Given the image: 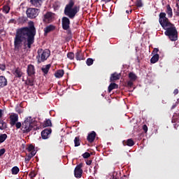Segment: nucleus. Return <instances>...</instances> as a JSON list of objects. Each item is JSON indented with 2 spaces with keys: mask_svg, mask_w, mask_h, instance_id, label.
Returning <instances> with one entry per match:
<instances>
[{
  "mask_svg": "<svg viewBox=\"0 0 179 179\" xmlns=\"http://www.w3.org/2000/svg\"><path fill=\"white\" fill-rule=\"evenodd\" d=\"M36 27L34 23L31 22L29 27H24L17 29L15 36L14 38V48L15 51H20V48L23 47V41L24 47L31 48V45L34 44V37H36Z\"/></svg>",
  "mask_w": 179,
  "mask_h": 179,
  "instance_id": "f257e3e1",
  "label": "nucleus"
},
{
  "mask_svg": "<svg viewBox=\"0 0 179 179\" xmlns=\"http://www.w3.org/2000/svg\"><path fill=\"white\" fill-rule=\"evenodd\" d=\"M166 13H160L159 15V22L162 29L165 30L164 34L169 37L171 41H177L178 40V31L176 25L167 18Z\"/></svg>",
  "mask_w": 179,
  "mask_h": 179,
  "instance_id": "f03ea898",
  "label": "nucleus"
},
{
  "mask_svg": "<svg viewBox=\"0 0 179 179\" xmlns=\"http://www.w3.org/2000/svg\"><path fill=\"white\" fill-rule=\"evenodd\" d=\"M32 129L37 131V129H40V127H37V120L33 119L31 116H29L22 122L21 131L23 134H29Z\"/></svg>",
  "mask_w": 179,
  "mask_h": 179,
  "instance_id": "7ed1b4c3",
  "label": "nucleus"
},
{
  "mask_svg": "<svg viewBox=\"0 0 179 179\" xmlns=\"http://www.w3.org/2000/svg\"><path fill=\"white\" fill-rule=\"evenodd\" d=\"M75 1L73 0H69L64 8V15L68 16L69 19H75L78 12L80 10V6H75ZM74 6V7H73Z\"/></svg>",
  "mask_w": 179,
  "mask_h": 179,
  "instance_id": "20e7f679",
  "label": "nucleus"
},
{
  "mask_svg": "<svg viewBox=\"0 0 179 179\" xmlns=\"http://www.w3.org/2000/svg\"><path fill=\"white\" fill-rule=\"evenodd\" d=\"M48 57H50V50H38V55L36 56V58L38 59V64H41V62L47 61V59H48Z\"/></svg>",
  "mask_w": 179,
  "mask_h": 179,
  "instance_id": "39448f33",
  "label": "nucleus"
},
{
  "mask_svg": "<svg viewBox=\"0 0 179 179\" xmlns=\"http://www.w3.org/2000/svg\"><path fill=\"white\" fill-rule=\"evenodd\" d=\"M27 16L29 19H36L40 13V9L34 8H29L26 10Z\"/></svg>",
  "mask_w": 179,
  "mask_h": 179,
  "instance_id": "423d86ee",
  "label": "nucleus"
},
{
  "mask_svg": "<svg viewBox=\"0 0 179 179\" xmlns=\"http://www.w3.org/2000/svg\"><path fill=\"white\" fill-rule=\"evenodd\" d=\"M55 19V14L51 12H47L43 17V23H52Z\"/></svg>",
  "mask_w": 179,
  "mask_h": 179,
  "instance_id": "0eeeda50",
  "label": "nucleus"
},
{
  "mask_svg": "<svg viewBox=\"0 0 179 179\" xmlns=\"http://www.w3.org/2000/svg\"><path fill=\"white\" fill-rule=\"evenodd\" d=\"M83 167V163H80L76 166L74 169V176L76 177V178H82V175L83 174V169H82Z\"/></svg>",
  "mask_w": 179,
  "mask_h": 179,
  "instance_id": "6e6552de",
  "label": "nucleus"
},
{
  "mask_svg": "<svg viewBox=\"0 0 179 179\" xmlns=\"http://www.w3.org/2000/svg\"><path fill=\"white\" fill-rule=\"evenodd\" d=\"M62 26L63 30H68L71 27V20L67 17L62 18Z\"/></svg>",
  "mask_w": 179,
  "mask_h": 179,
  "instance_id": "1a4fd4ad",
  "label": "nucleus"
},
{
  "mask_svg": "<svg viewBox=\"0 0 179 179\" xmlns=\"http://www.w3.org/2000/svg\"><path fill=\"white\" fill-rule=\"evenodd\" d=\"M27 73L29 77L36 76V67L33 64H29L27 68Z\"/></svg>",
  "mask_w": 179,
  "mask_h": 179,
  "instance_id": "9d476101",
  "label": "nucleus"
},
{
  "mask_svg": "<svg viewBox=\"0 0 179 179\" xmlns=\"http://www.w3.org/2000/svg\"><path fill=\"white\" fill-rule=\"evenodd\" d=\"M10 124L11 127H13L19 121V115L14 113L10 115Z\"/></svg>",
  "mask_w": 179,
  "mask_h": 179,
  "instance_id": "9b49d317",
  "label": "nucleus"
},
{
  "mask_svg": "<svg viewBox=\"0 0 179 179\" xmlns=\"http://www.w3.org/2000/svg\"><path fill=\"white\" fill-rule=\"evenodd\" d=\"M96 131H93L91 133H90L87 137V141L90 143H93L94 142V140L96 139Z\"/></svg>",
  "mask_w": 179,
  "mask_h": 179,
  "instance_id": "f8f14e48",
  "label": "nucleus"
},
{
  "mask_svg": "<svg viewBox=\"0 0 179 179\" xmlns=\"http://www.w3.org/2000/svg\"><path fill=\"white\" fill-rule=\"evenodd\" d=\"M52 132L51 129H45L41 132V136L43 139H48V136Z\"/></svg>",
  "mask_w": 179,
  "mask_h": 179,
  "instance_id": "ddd939ff",
  "label": "nucleus"
},
{
  "mask_svg": "<svg viewBox=\"0 0 179 179\" xmlns=\"http://www.w3.org/2000/svg\"><path fill=\"white\" fill-rule=\"evenodd\" d=\"M8 85V80L3 76H0V89L2 87H5V86Z\"/></svg>",
  "mask_w": 179,
  "mask_h": 179,
  "instance_id": "4468645a",
  "label": "nucleus"
},
{
  "mask_svg": "<svg viewBox=\"0 0 179 179\" xmlns=\"http://www.w3.org/2000/svg\"><path fill=\"white\" fill-rule=\"evenodd\" d=\"M13 75L15 78L20 79V78L23 76V72H22V69H20V68L17 67L14 71Z\"/></svg>",
  "mask_w": 179,
  "mask_h": 179,
  "instance_id": "2eb2a0df",
  "label": "nucleus"
},
{
  "mask_svg": "<svg viewBox=\"0 0 179 179\" xmlns=\"http://www.w3.org/2000/svg\"><path fill=\"white\" fill-rule=\"evenodd\" d=\"M121 78V73H117L115 72L110 76V82H115V80H120Z\"/></svg>",
  "mask_w": 179,
  "mask_h": 179,
  "instance_id": "dca6fc26",
  "label": "nucleus"
},
{
  "mask_svg": "<svg viewBox=\"0 0 179 179\" xmlns=\"http://www.w3.org/2000/svg\"><path fill=\"white\" fill-rule=\"evenodd\" d=\"M43 0H30V2L33 6L36 8H40L43 5Z\"/></svg>",
  "mask_w": 179,
  "mask_h": 179,
  "instance_id": "f3484780",
  "label": "nucleus"
},
{
  "mask_svg": "<svg viewBox=\"0 0 179 179\" xmlns=\"http://www.w3.org/2000/svg\"><path fill=\"white\" fill-rule=\"evenodd\" d=\"M123 146H134L135 145V142L132 138H129L127 141H122Z\"/></svg>",
  "mask_w": 179,
  "mask_h": 179,
  "instance_id": "a211bd4d",
  "label": "nucleus"
},
{
  "mask_svg": "<svg viewBox=\"0 0 179 179\" xmlns=\"http://www.w3.org/2000/svg\"><path fill=\"white\" fill-rule=\"evenodd\" d=\"M76 59H77V61L85 60V56H83V53H82V51L77 50L76 53Z\"/></svg>",
  "mask_w": 179,
  "mask_h": 179,
  "instance_id": "6ab92c4d",
  "label": "nucleus"
},
{
  "mask_svg": "<svg viewBox=\"0 0 179 179\" xmlns=\"http://www.w3.org/2000/svg\"><path fill=\"white\" fill-rule=\"evenodd\" d=\"M35 79V76L27 78V81L25 82V85H28V86H34Z\"/></svg>",
  "mask_w": 179,
  "mask_h": 179,
  "instance_id": "aec40b11",
  "label": "nucleus"
},
{
  "mask_svg": "<svg viewBox=\"0 0 179 179\" xmlns=\"http://www.w3.org/2000/svg\"><path fill=\"white\" fill-rule=\"evenodd\" d=\"M54 30H55V26L50 24L44 29V33L45 34H48V33H51V31H54Z\"/></svg>",
  "mask_w": 179,
  "mask_h": 179,
  "instance_id": "412c9836",
  "label": "nucleus"
},
{
  "mask_svg": "<svg viewBox=\"0 0 179 179\" xmlns=\"http://www.w3.org/2000/svg\"><path fill=\"white\" fill-rule=\"evenodd\" d=\"M50 69H51V64H47V65L43 66V67L41 68V71L43 75L44 76L48 75Z\"/></svg>",
  "mask_w": 179,
  "mask_h": 179,
  "instance_id": "4be33fe9",
  "label": "nucleus"
},
{
  "mask_svg": "<svg viewBox=\"0 0 179 179\" xmlns=\"http://www.w3.org/2000/svg\"><path fill=\"white\" fill-rule=\"evenodd\" d=\"M166 13L168 15V17L169 18L173 17V8H171V6H170L169 4L166 5Z\"/></svg>",
  "mask_w": 179,
  "mask_h": 179,
  "instance_id": "5701e85b",
  "label": "nucleus"
},
{
  "mask_svg": "<svg viewBox=\"0 0 179 179\" xmlns=\"http://www.w3.org/2000/svg\"><path fill=\"white\" fill-rule=\"evenodd\" d=\"M114 89H118V85L115 83H112L108 86V91L109 93H111L112 90H114Z\"/></svg>",
  "mask_w": 179,
  "mask_h": 179,
  "instance_id": "b1692460",
  "label": "nucleus"
},
{
  "mask_svg": "<svg viewBox=\"0 0 179 179\" xmlns=\"http://www.w3.org/2000/svg\"><path fill=\"white\" fill-rule=\"evenodd\" d=\"M64 71L62 69L57 70V72L55 73V78H61L64 76Z\"/></svg>",
  "mask_w": 179,
  "mask_h": 179,
  "instance_id": "393cba45",
  "label": "nucleus"
},
{
  "mask_svg": "<svg viewBox=\"0 0 179 179\" xmlns=\"http://www.w3.org/2000/svg\"><path fill=\"white\" fill-rule=\"evenodd\" d=\"M8 128V124L5 122L2 119H0V129L3 131V129H6Z\"/></svg>",
  "mask_w": 179,
  "mask_h": 179,
  "instance_id": "a878e982",
  "label": "nucleus"
},
{
  "mask_svg": "<svg viewBox=\"0 0 179 179\" xmlns=\"http://www.w3.org/2000/svg\"><path fill=\"white\" fill-rule=\"evenodd\" d=\"M6 139H8V134H0V143H3Z\"/></svg>",
  "mask_w": 179,
  "mask_h": 179,
  "instance_id": "bb28decb",
  "label": "nucleus"
},
{
  "mask_svg": "<svg viewBox=\"0 0 179 179\" xmlns=\"http://www.w3.org/2000/svg\"><path fill=\"white\" fill-rule=\"evenodd\" d=\"M159 61V54H155L151 59L150 62L151 64H156Z\"/></svg>",
  "mask_w": 179,
  "mask_h": 179,
  "instance_id": "cd10ccee",
  "label": "nucleus"
},
{
  "mask_svg": "<svg viewBox=\"0 0 179 179\" xmlns=\"http://www.w3.org/2000/svg\"><path fill=\"white\" fill-rule=\"evenodd\" d=\"M137 76L135 73H134L133 72H131L129 73V78L130 79V80L135 82V80H136L137 79Z\"/></svg>",
  "mask_w": 179,
  "mask_h": 179,
  "instance_id": "c85d7f7f",
  "label": "nucleus"
},
{
  "mask_svg": "<svg viewBox=\"0 0 179 179\" xmlns=\"http://www.w3.org/2000/svg\"><path fill=\"white\" fill-rule=\"evenodd\" d=\"M52 123L51 122V120L47 119L46 120L44 121L43 122L44 128L47 127H52Z\"/></svg>",
  "mask_w": 179,
  "mask_h": 179,
  "instance_id": "c756f323",
  "label": "nucleus"
},
{
  "mask_svg": "<svg viewBox=\"0 0 179 179\" xmlns=\"http://www.w3.org/2000/svg\"><path fill=\"white\" fill-rule=\"evenodd\" d=\"M3 13H6V15H7V13H9L10 10V7L8 5H4L3 6Z\"/></svg>",
  "mask_w": 179,
  "mask_h": 179,
  "instance_id": "7c9ffc66",
  "label": "nucleus"
},
{
  "mask_svg": "<svg viewBox=\"0 0 179 179\" xmlns=\"http://www.w3.org/2000/svg\"><path fill=\"white\" fill-rule=\"evenodd\" d=\"M19 171H20V169H19V167H17V166H14L11 169L12 174H13L15 176H16V174H17L19 173Z\"/></svg>",
  "mask_w": 179,
  "mask_h": 179,
  "instance_id": "2f4dec72",
  "label": "nucleus"
},
{
  "mask_svg": "<svg viewBox=\"0 0 179 179\" xmlns=\"http://www.w3.org/2000/svg\"><path fill=\"white\" fill-rule=\"evenodd\" d=\"M75 147L80 146V138L79 137H76L74 139Z\"/></svg>",
  "mask_w": 179,
  "mask_h": 179,
  "instance_id": "473e14b6",
  "label": "nucleus"
},
{
  "mask_svg": "<svg viewBox=\"0 0 179 179\" xmlns=\"http://www.w3.org/2000/svg\"><path fill=\"white\" fill-rule=\"evenodd\" d=\"M94 62V60L92 58H88L86 61V64L88 66H91V65H93Z\"/></svg>",
  "mask_w": 179,
  "mask_h": 179,
  "instance_id": "72a5a7b5",
  "label": "nucleus"
},
{
  "mask_svg": "<svg viewBox=\"0 0 179 179\" xmlns=\"http://www.w3.org/2000/svg\"><path fill=\"white\" fill-rule=\"evenodd\" d=\"M67 58H69V59H75V54L72 52H68Z\"/></svg>",
  "mask_w": 179,
  "mask_h": 179,
  "instance_id": "f704fd0d",
  "label": "nucleus"
},
{
  "mask_svg": "<svg viewBox=\"0 0 179 179\" xmlns=\"http://www.w3.org/2000/svg\"><path fill=\"white\" fill-rule=\"evenodd\" d=\"M136 6H137V8H142V6H143V3H142V0H136Z\"/></svg>",
  "mask_w": 179,
  "mask_h": 179,
  "instance_id": "c9c22d12",
  "label": "nucleus"
},
{
  "mask_svg": "<svg viewBox=\"0 0 179 179\" xmlns=\"http://www.w3.org/2000/svg\"><path fill=\"white\" fill-rule=\"evenodd\" d=\"M15 125L17 129H20V128H22V123L20 122H15Z\"/></svg>",
  "mask_w": 179,
  "mask_h": 179,
  "instance_id": "e433bc0d",
  "label": "nucleus"
},
{
  "mask_svg": "<svg viewBox=\"0 0 179 179\" xmlns=\"http://www.w3.org/2000/svg\"><path fill=\"white\" fill-rule=\"evenodd\" d=\"M33 157L29 154L26 157H25V163H29L30 162V160H31V158Z\"/></svg>",
  "mask_w": 179,
  "mask_h": 179,
  "instance_id": "4c0bfd02",
  "label": "nucleus"
},
{
  "mask_svg": "<svg viewBox=\"0 0 179 179\" xmlns=\"http://www.w3.org/2000/svg\"><path fill=\"white\" fill-rule=\"evenodd\" d=\"M82 157H83V159H89V157H90V153L89 152H85L84 154L82 155Z\"/></svg>",
  "mask_w": 179,
  "mask_h": 179,
  "instance_id": "58836bf2",
  "label": "nucleus"
},
{
  "mask_svg": "<svg viewBox=\"0 0 179 179\" xmlns=\"http://www.w3.org/2000/svg\"><path fill=\"white\" fill-rule=\"evenodd\" d=\"M132 86H134V81L129 80L127 82V87H132Z\"/></svg>",
  "mask_w": 179,
  "mask_h": 179,
  "instance_id": "ea45409f",
  "label": "nucleus"
},
{
  "mask_svg": "<svg viewBox=\"0 0 179 179\" xmlns=\"http://www.w3.org/2000/svg\"><path fill=\"white\" fill-rule=\"evenodd\" d=\"M27 150H28V152H31V151L34 150V145H33L31 144L29 145L28 146V148H27Z\"/></svg>",
  "mask_w": 179,
  "mask_h": 179,
  "instance_id": "a19ab883",
  "label": "nucleus"
},
{
  "mask_svg": "<svg viewBox=\"0 0 179 179\" xmlns=\"http://www.w3.org/2000/svg\"><path fill=\"white\" fill-rule=\"evenodd\" d=\"M28 176L29 178H34V177H36V173H34V172H30Z\"/></svg>",
  "mask_w": 179,
  "mask_h": 179,
  "instance_id": "79ce46f5",
  "label": "nucleus"
},
{
  "mask_svg": "<svg viewBox=\"0 0 179 179\" xmlns=\"http://www.w3.org/2000/svg\"><path fill=\"white\" fill-rule=\"evenodd\" d=\"M5 152H6V150H5V148H2L0 150V157L1 156H3V155H5Z\"/></svg>",
  "mask_w": 179,
  "mask_h": 179,
  "instance_id": "37998d69",
  "label": "nucleus"
},
{
  "mask_svg": "<svg viewBox=\"0 0 179 179\" xmlns=\"http://www.w3.org/2000/svg\"><path fill=\"white\" fill-rule=\"evenodd\" d=\"M67 31V34L69 36H71L72 35V31L71 30V27H69L68 29H64Z\"/></svg>",
  "mask_w": 179,
  "mask_h": 179,
  "instance_id": "c03bdc74",
  "label": "nucleus"
},
{
  "mask_svg": "<svg viewBox=\"0 0 179 179\" xmlns=\"http://www.w3.org/2000/svg\"><path fill=\"white\" fill-rule=\"evenodd\" d=\"M29 155L33 157L34 156L36 155V150H32V151H30Z\"/></svg>",
  "mask_w": 179,
  "mask_h": 179,
  "instance_id": "a18cd8bd",
  "label": "nucleus"
},
{
  "mask_svg": "<svg viewBox=\"0 0 179 179\" xmlns=\"http://www.w3.org/2000/svg\"><path fill=\"white\" fill-rule=\"evenodd\" d=\"M143 129L144 132H145V133L148 132V126L146 124H144L143 126Z\"/></svg>",
  "mask_w": 179,
  "mask_h": 179,
  "instance_id": "49530a36",
  "label": "nucleus"
},
{
  "mask_svg": "<svg viewBox=\"0 0 179 179\" xmlns=\"http://www.w3.org/2000/svg\"><path fill=\"white\" fill-rule=\"evenodd\" d=\"M152 52H154V54H157L159 52V49L158 48H155L153 50Z\"/></svg>",
  "mask_w": 179,
  "mask_h": 179,
  "instance_id": "de8ad7c7",
  "label": "nucleus"
},
{
  "mask_svg": "<svg viewBox=\"0 0 179 179\" xmlns=\"http://www.w3.org/2000/svg\"><path fill=\"white\" fill-rule=\"evenodd\" d=\"M86 164L87 166H90L92 164V160H87L86 161Z\"/></svg>",
  "mask_w": 179,
  "mask_h": 179,
  "instance_id": "09e8293b",
  "label": "nucleus"
},
{
  "mask_svg": "<svg viewBox=\"0 0 179 179\" xmlns=\"http://www.w3.org/2000/svg\"><path fill=\"white\" fill-rule=\"evenodd\" d=\"M0 69L1 71H5L6 69V67L5 66V65H2L1 67H0Z\"/></svg>",
  "mask_w": 179,
  "mask_h": 179,
  "instance_id": "8fccbe9b",
  "label": "nucleus"
},
{
  "mask_svg": "<svg viewBox=\"0 0 179 179\" xmlns=\"http://www.w3.org/2000/svg\"><path fill=\"white\" fill-rule=\"evenodd\" d=\"M177 121H178V119H177V118H176V117H173V118H172V122H173V123L177 122Z\"/></svg>",
  "mask_w": 179,
  "mask_h": 179,
  "instance_id": "3c124183",
  "label": "nucleus"
},
{
  "mask_svg": "<svg viewBox=\"0 0 179 179\" xmlns=\"http://www.w3.org/2000/svg\"><path fill=\"white\" fill-rule=\"evenodd\" d=\"M173 94H178V89H175L173 91Z\"/></svg>",
  "mask_w": 179,
  "mask_h": 179,
  "instance_id": "603ef678",
  "label": "nucleus"
},
{
  "mask_svg": "<svg viewBox=\"0 0 179 179\" xmlns=\"http://www.w3.org/2000/svg\"><path fill=\"white\" fill-rule=\"evenodd\" d=\"M102 2H105V3H108V2H111V0H101Z\"/></svg>",
  "mask_w": 179,
  "mask_h": 179,
  "instance_id": "864d4df0",
  "label": "nucleus"
},
{
  "mask_svg": "<svg viewBox=\"0 0 179 179\" xmlns=\"http://www.w3.org/2000/svg\"><path fill=\"white\" fill-rule=\"evenodd\" d=\"M126 13H127V15H129L130 13H132V10H130V11L129 10H126Z\"/></svg>",
  "mask_w": 179,
  "mask_h": 179,
  "instance_id": "5fc2aeb1",
  "label": "nucleus"
},
{
  "mask_svg": "<svg viewBox=\"0 0 179 179\" xmlns=\"http://www.w3.org/2000/svg\"><path fill=\"white\" fill-rule=\"evenodd\" d=\"M115 174H117V173H114L113 174V178L112 179H118V178L115 177Z\"/></svg>",
  "mask_w": 179,
  "mask_h": 179,
  "instance_id": "6e6d98bb",
  "label": "nucleus"
},
{
  "mask_svg": "<svg viewBox=\"0 0 179 179\" xmlns=\"http://www.w3.org/2000/svg\"><path fill=\"white\" fill-rule=\"evenodd\" d=\"M2 115H3V114H2V110L0 109V120H1V118H2Z\"/></svg>",
  "mask_w": 179,
  "mask_h": 179,
  "instance_id": "4d7b16f0",
  "label": "nucleus"
},
{
  "mask_svg": "<svg viewBox=\"0 0 179 179\" xmlns=\"http://www.w3.org/2000/svg\"><path fill=\"white\" fill-rule=\"evenodd\" d=\"M176 7H177V9H178L179 8L178 3H176Z\"/></svg>",
  "mask_w": 179,
  "mask_h": 179,
  "instance_id": "13d9d810",
  "label": "nucleus"
},
{
  "mask_svg": "<svg viewBox=\"0 0 179 179\" xmlns=\"http://www.w3.org/2000/svg\"><path fill=\"white\" fill-rule=\"evenodd\" d=\"M124 178H128V176H124Z\"/></svg>",
  "mask_w": 179,
  "mask_h": 179,
  "instance_id": "bf43d9fd",
  "label": "nucleus"
},
{
  "mask_svg": "<svg viewBox=\"0 0 179 179\" xmlns=\"http://www.w3.org/2000/svg\"><path fill=\"white\" fill-rule=\"evenodd\" d=\"M1 16H2V14H0V20H1Z\"/></svg>",
  "mask_w": 179,
  "mask_h": 179,
  "instance_id": "052dcab7",
  "label": "nucleus"
},
{
  "mask_svg": "<svg viewBox=\"0 0 179 179\" xmlns=\"http://www.w3.org/2000/svg\"><path fill=\"white\" fill-rule=\"evenodd\" d=\"M1 50H2V46L0 45V51H1Z\"/></svg>",
  "mask_w": 179,
  "mask_h": 179,
  "instance_id": "680f3d73",
  "label": "nucleus"
},
{
  "mask_svg": "<svg viewBox=\"0 0 179 179\" xmlns=\"http://www.w3.org/2000/svg\"><path fill=\"white\" fill-rule=\"evenodd\" d=\"M172 108H174V106H172Z\"/></svg>",
  "mask_w": 179,
  "mask_h": 179,
  "instance_id": "e2e57ef3",
  "label": "nucleus"
},
{
  "mask_svg": "<svg viewBox=\"0 0 179 179\" xmlns=\"http://www.w3.org/2000/svg\"><path fill=\"white\" fill-rule=\"evenodd\" d=\"M178 101H179V99H178Z\"/></svg>",
  "mask_w": 179,
  "mask_h": 179,
  "instance_id": "0e129e2a",
  "label": "nucleus"
},
{
  "mask_svg": "<svg viewBox=\"0 0 179 179\" xmlns=\"http://www.w3.org/2000/svg\"><path fill=\"white\" fill-rule=\"evenodd\" d=\"M17 179H19V178H17Z\"/></svg>",
  "mask_w": 179,
  "mask_h": 179,
  "instance_id": "69168bd1",
  "label": "nucleus"
}]
</instances>
